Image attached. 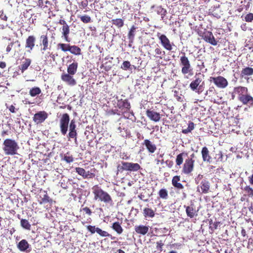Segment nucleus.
I'll return each mask as SVG.
<instances>
[{
    "label": "nucleus",
    "instance_id": "nucleus-1",
    "mask_svg": "<svg viewBox=\"0 0 253 253\" xmlns=\"http://www.w3.org/2000/svg\"><path fill=\"white\" fill-rule=\"evenodd\" d=\"M247 87L238 86L234 88V93L238 95V99L244 105L253 107V97L248 93Z\"/></svg>",
    "mask_w": 253,
    "mask_h": 253
},
{
    "label": "nucleus",
    "instance_id": "nucleus-2",
    "mask_svg": "<svg viewBox=\"0 0 253 253\" xmlns=\"http://www.w3.org/2000/svg\"><path fill=\"white\" fill-rule=\"evenodd\" d=\"M94 195V200L103 202L106 204L112 205L113 201L111 196L107 192L104 191L98 185H94L92 187Z\"/></svg>",
    "mask_w": 253,
    "mask_h": 253
},
{
    "label": "nucleus",
    "instance_id": "nucleus-3",
    "mask_svg": "<svg viewBox=\"0 0 253 253\" xmlns=\"http://www.w3.org/2000/svg\"><path fill=\"white\" fill-rule=\"evenodd\" d=\"M3 150L5 155H15L19 149L18 143L11 138L5 139L3 142Z\"/></svg>",
    "mask_w": 253,
    "mask_h": 253
},
{
    "label": "nucleus",
    "instance_id": "nucleus-4",
    "mask_svg": "<svg viewBox=\"0 0 253 253\" xmlns=\"http://www.w3.org/2000/svg\"><path fill=\"white\" fill-rule=\"evenodd\" d=\"M140 169L141 167L138 163L122 161L117 167L116 174H118L119 172L122 173L124 171H137Z\"/></svg>",
    "mask_w": 253,
    "mask_h": 253
},
{
    "label": "nucleus",
    "instance_id": "nucleus-5",
    "mask_svg": "<svg viewBox=\"0 0 253 253\" xmlns=\"http://www.w3.org/2000/svg\"><path fill=\"white\" fill-rule=\"evenodd\" d=\"M182 55L180 57V65L182 67L181 73L183 75L188 74L192 76L193 69L188 58L186 56L185 52H181Z\"/></svg>",
    "mask_w": 253,
    "mask_h": 253
},
{
    "label": "nucleus",
    "instance_id": "nucleus-6",
    "mask_svg": "<svg viewBox=\"0 0 253 253\" xmlns=\"http://www.w3.org/2000/svg\"><path fill=\"white\" fill-rule=\"evenodd\" d=\"M189 87L192 91L200 94L204 90L205 82L201 78L195 76L194 80L190 83Z\"/></svg>",
    "mask_w": 253,
    "mask_h": 253
},
{
    "label": "nucleus",
    "instance_id": "nucleus-7",
    "mask_svg": "<svg viewBox=\"0 0 253 253\" xmlns=\"http://www.w3.org/2000/svg\"><path fill=\"white\" fill-rule=\"evenodd\" d=\"M70 123L69 115L67 113L62 114L59 120V127L62 135H65L67 134Z\"/></svg>",
    "mask_w": 253,
    "mask_h": 253
},
{
    "label": "nucleus",
    "instance_id": "nucleus-8",
    "mask_svg": "<svg viewBox=\"0 0 253 253\" xmlns=\"http://www.w3.org/2000/svg\"><path fill=\"white\" fill-rule=\"evenodd\" d=\"M86 229L90 232L91 234L97 233L101 237H109L111 240H115L116 237L113 236L111 234H109L108 232L103 230L101 228L96 227L94 225H87Z\"/></svg>",
    "mask_w": 253,
    "mask_h": 253
},
{
    "label": "nucleus",
    "instance_id": "nucleus-9",
    "mask_svg": "<svg viewBox=\"0 0 253 253\" xmlns=\"http://www.w3.org/2000/svg\"><path fill=\"white\" fill-rule=\"evenodd\" d=\"M195 160L186 159L183 165L181 172L185 175L190 174L194 169Z\"/></svg>",
    "mask_w": 253,
    "mask_h": 253
},
{
    "label": "nucleus",
    "instance_id": "nucleus-10",
    "mask_svg": "<svg viewBox=\"0 0 253 253\" xmlns=\"http://www.w3.org/2000/svg\"><path fill=\"white\" fill-rule=\"evenodd\" d=\"M157 36L160 40L161 44L166 50L171 51L172 49V46L174 45V44L170 42L165 35L158 33Z\"/></svg>",
    "mask_w": 253,
    "mask_h": 253
},
{
    "label": "nucleus",
    "instance_id": "nucleus-11",
    "mask_svg": "<svg viewBox=\"0 0 253 253\" xmlns=\"http://www.w3.org/2000/svg\"><path fill=\"white\" fill-rule=\"evenodd\" d=\"M210 81L212 82L216 87L219 88H225L228 84L227 80L223 77L219 76L216 77H211Z\"/></svg>",
    "mask_w": 253,
    "mask_h": 253
},
{
    "label": "nucleus",
    "instance_id": "nucleus-12",
    "mask_svg": "<svg viewBox=\"0 0 253 253\" xmlns=\"http://www.w3.org/2000/svg\"><path fill=\"white\" fill-rule=\"evenodd\" d=\"M201 36L206 42L213 45H217V42L215 40L211 32L205 29L204 32Z\"/></svg>",
    "mask_w": 253,
    "mask_h": 253
},
{
    "label": "nucleus",
    "instance_id": "nucleus-13",
    "mask_svg": "<svg viewBox=\"0 0 253 253\" xmlns=\"http://www.w3.org/2000/svg\"><path fill=\"white\" fill-rule=\"evenodd\" d=\"M47 117V113L44 111H41L34 115L33 120L36 124H39L43 123Z\"/></svg>",
    "mask_w": 253,
    "mask_h": 253
},
{
    "label": "nucleus",
    "instance_id": "nucleus-14",
    "mask_svg": "<svg viewBox=\"0 0 253 253\" xmlns=\"http://www.w3.org/2000/svg\"><path fill=\"white\" fill-rule=\"evenodd\" d=\"M73 76L74 75H71L68 73H63L61 75V79L67 84L70 86H74L77 84V82L74 78Z\"/></svg>",
    "mask_w": 253,
    "mask_h": 253
},
{
    "label": "nucleus",
    "instance_id": "nucleus-15",
    "mask_svg": "<svg viewBox=\"0 0 253 253\" xmlns=\"http://www.w3.org/2000/svg\"><path fill=\"white\" fill-rule=\"evenodd\" d=\"M117 106L122 111V113L127 112L130 109V104L127 99H119L117 101Z\"/></svg>",
    "mask_w": 253,
    "mask_h": 253
},
{
    "label": "nucleus",
    "instance_id": "nucleus-16",
    "mask_svg": "<svg viewBox=\"0 0 253 253\" xmlns=\"http://www.w3.org/2000/svg\"><path fill=\"white\" fill-rule=\"evenodd\" d=\"M210 182L208 179H204L200 183V185L197 187V191L200 192L199 190V187H200L201 193L203 194H207L210 191Z\"/></svg>",
    "mask_w": 253,
    "mask_h": 253
},
{
    "label": "nucleus",
    "instance_id": "nucleus-17",
    "mask_svg": "<svg viewBox=\"0 0 253 253\" xmlns=\"http://www.w3.org/2000/svg\"><path fill=\"white\" fill-rule=\"evenodd\" d=\"M36 42V37L33 36H29L26 40L25 48L27 51L31 53L32 50L34 49Z\"/></svg>",
    "mask_w": 253,
    "mask_h": 253
},
{
    "label": "nucleus",
    "instance_id": "nucleus-18",
    "mask_svg": "<svg viewBox=\"0 0 253 253\" xmlns=\"http://www.w3.org/2000/svg\"><path fill=\"white\" fill-rule=\"evenodd\" d=\"M146 115L150 120L155 122L160 121L161 118V114L159 113L150 109H147L146 110Z\"/></svg>",
    "mask_w": 253,
    "mask_h": 253
},
{
    "label": "nucleus",
    "instance_id": "nucleus-19",
    "mask_svg": "<svg viewBox=\"0 0 253 253\" xmlns=\"http://www.w3.org/2000/svg\"><path fill=\"white\" fill-rule=\"evenodd\" d=\"M155 54L152 55L151 53H148V56L150 58H151L152 57L156 59H163L165 57L166 52L164 50L159 46H158L154 50Z\"/></svg>",
    "mask_w": 253,
    "mask_h": 253
},
{
    "label": "nucleus",
    "instance_id": "nucleus-20",
    "mask_svg": "<svg viewBox=\"0 0 253 253\" xmlns=\"http://www.w3.org/2000/svg\"><path fill=\"white\" fill-rule=\"evenodd\" d=\"M185 208L186 213L187 215L190 218H193L195 216L197 215L198 211L195 208V206L193 203L190 204V206H184Z\"/></svg>",
    "mask_w": 253,
    "mask_h": 253
},
{
    "label": "nucleus",
    "instance_id": "nucleus-21",
    "mask_svg": "<svg viewBox=\"0 0 253 253\" xmlns=\"http://www.w3.org/2000/svg\"><path fill=\"white\" fill-rule=\"evenodd\" d=\"M156 209L155 210L152 209L151 208L149 207H145L143 210V215L144 217L147 218H153L155 216V212Z\"/></svg>",
    "mask_w": 253,
    "mask_h": 253
},
{
    "label": "nucleus",
    "instance_id": "nucleus-22",
    "mask_svg": "<svg viewBox=\"0 0 253 253\" xmlns=\"http://www.w3.org/2000/svg\"><path fill=\"white\" fill-rule=\"evenodd\" d=\"M201 154L204 162L208 163H211V162L212 158L210 155V151L207 147L204 146L202 148Z\"/></svg>",
    "mask_w": 253,
    "mask_h": 253
},
{
    "label": "nucleus",
    "instance_id": "nucleus-23",
    "mask_svg": "<svg viewBox=\"0 0 253 253\" xmlns=\"http://www.w3.org/2000/svg\"><path fill=\"white\" fill-rule=\"evenodd\" d=\"M76 171L78 174L81 175L84 178H92L94 175L89 171H86L82 168L78 167L76 168Z\"/></svg>",
    "mask_w": 253,
    "mask_h": 253
},
{
    "label": "nucleus",
    "instance_id": "nucleus-24",
    "mask_svg": "<svg viewBox=\"0 0 253 253\" xmlns=\"http://www.w3.org/2000/svg\"><path fill=\"white\" fill-rule=\"evenodd\" d=\"M134 230L138 234L145 235L149 231V226L144 225H135Z\"/></svg>",
    "mask_w": 253,
    "mask_h": 253
},
{
    "label": "nucleus",
    "instance_id": "nucleus-25",
    "mask_svg": "<svg viewBox=\"0 0 253 253\" xmlns=\"http://www.w3.org/2000/svg\"><path fill=\"white\" fill-rule=\"evenodd\" d=\"M180 180V175L174 176L171 180V183L172 186L178 190H182L184 188V186L179 182Z\"/></svg>",
    "mask_w": 253,
    "mask_h": 253
},
{
    "label": "nucleus",
    "instance_id": "nucleus-26",
    "mask_svg": "<svg viewBox=\"0 0 253 253\" xmlns=\"http://www.w3.org/2000/svg\"><path fill=\"white\" fill-rule=\"evenodd\" d=\"M143 144L145 146L146 149L150 153H154L157 149L156 145L153 144L149 139H145Z\"/></svg>",
    "mask_w": 253,
    "mask_h": 253
},
{
    "label": "nucleus",
    "instance_id": "nucleus-27",
    "mask_svg": "<svg viewBox=\"0 0 253 253\" xmlns=\"http://www.w3.org/2000/svg\"><path fill=\"white\" fill-rule=\"evenodd\" d=\"M253 75V68L250 67H246L243 68L240 74L241 78H246V77Z\"/></svg>",
    "mask_w": 253,
    "mask_h": 253
},
{
    "label": "nucleus",
    "instance_id": "nucleus-28",
    "mask_svg": "<svg viewBox=\"0 0 253 253\" xmlns=\"http://www.w3.org/2000/svg\"><path fill=\"white\" fill-rule=\"evenodd\" d=\"M70 33V27L67 24L65 26H63L62 28V35L65 41L67 42H70V40L69 38V34Z\"/></svg>",
    "mask_w": 253,
    "mask_h": 253
},
{
    "label": "nucleus",
    "instance_id": "nucleus-29",
    "mask_svg": "<svg viewBox=\"0 0 253 253\" xmlns=\"http://www.w3.org/2000/svg\"><path fill=\"white\" fill-rule=\"evenodd\" d=\"M78 67V63L77 62L74 61L72 63L69 64L67 67V73L75 75L77 72Z\"/></svg>",
    "mask_w": 253,
    "mask_h": 253
},
{
    "label": "nucleus",
    "instance_id": "nucleus-30",
    "mask_svg": "<svg viewBox=\"0 0 253 253\" xmlns=\"http://www.w3.org/2000/svg\"><path fill=\"white\" fill-rule=\"evenodd\" d=\"M31 64V60L29 58H25L21 65L19 66V69L21 70V72L23 73L26 71Z\"/></svg>",
    "mask_w": 253,
    "mask_h": 253
},
{
    "label": "nucleus",
    "instance_id": "nucleus-31",
    "mask_svg": "<svg viewBox=\"0 0 253 253\" xmlns=\"http://www.w3.org/2000/svg\"><path fill=\"white\" fill-rule=\"evenodd\" d=\"M29 247V244L25 239H23L17 245L18 249L22 252L26 251Z\"/></svg>",
    "mask_w": 253,
    "mask_h": 253
},
{
    "label": "nucleus",
    "instance_id": "nucleus-32",
    "mask_svg": "<svg viewBox=\"0 0 253 253\" xmlns=\"http://www.w3.org/2000/svg\"><path fill=\"white\" fill-rule=\"evenodd\" d=\"M111 228L114 230L118 234H121L123 232V228L121 226V223L119 221L113 223Z\"/></svg>",
    "mask_w": 253,
    "mask_h": 253
},
{
    "label": "nucleus",
    "instance_id": "nucleus-33",
    "mask_svg": "<svg viewBox=\"0 0 253 253\" xmlns=\"http://www.w3.org/2000/svg\"><path fill=\"white\" fill-rule=\"evenodd\" d=\"M40 41L42 42V44L43 45L42 50L43 51L46 50L48 47V40L46 35H43L40 37Z\"/></svg>",
    "mask_w": 253,
    "mask_h": 253
},
{
    "label": "nucleus",
    "instance_id": "nucleus-34",
    "mask_svg": "<svg viewBox=\"0 0 253 253\" xmlns=\"http://www.w3.org/2000/svg\"><path fill=\"white\" fill-rule=\"evenodd\" d=\"M187 153L184 152L180 153V154H178L175 159V163L176 166H181L183 162V157L187 156Z\"/></svg>",
    "mask_w": 253,
    "mask_h": 253
},
{
    "label": "nucleus",
    "instance_id": "nucleus-35",
    "mask_svg": "<svg viewBox=\"0 0 253 253\" xmlns=\"http://www.w3.org/2000/svg\"><path fill=\"white\" fill-rule=\"evenodd\" d=\"M69 51L75 55H80L82 54L81 49L79 46L75 45H71Z\"/></svg>",
    "mask_w": 253,
    "mask_h": 253
},
{
    "label": "nucleus",
    "instance_id": "nucleus-36",
    "mask_svg": "<svg viewBox=\"0 0 253 253\" xmlns=\"http://www.w3.org/2000/svg\"><path fill=\"white\" fill-rule=\"evenodd\" d=\"M29 94L32 97H35L41 93L42 90L39 87L35 86L31 88L29 90Z\"/></svg>",
    "mask_w": 253,
    "mask_h": 253
},
{
    "label": "nucleus",
    "instance_id": "nucleus-37",
    "mask_svg": "<svg viewBox=\"0 0 253 253\" xmlns=\"http://www.w3.org/2000/svg\"><path fill=\"white\" fill-rule=\"evenodd\" d=\"M43 192V197L41 199V200L39 201V203L40 205H42L46 203H50L52 202V199L48 195L47 192L46 191H44Z\"/></svg>",
    "mask_w": 253,
    "mask_h": 253
},
{
    "label": "nucleus",
    "instance_id": "nucleus-38",
    "mask_svg": "<svg viewBox=\"0 0 253 253\" xmlns=\"http://www.w3.org/2000/svg\"><path fill=\"white\" fill-rule=\"evenodd\" d=\"M159 198L163 200H167L169 197L168 191L166 188H162L158 192Z\"/></svg>",
    "mask_w": 253,
    "mask_h": 253
},
{
    "label": "nucleus",
    "instance_id": "nucleus-39",
    "mask_svg": "<svg viewBox=\"0 0 253 253\" xmlns=\"http://www.w3.org/2000/svg\"><path fill=\"white\" fill-rule=\"evenodd\" d=\"M136 29V27L134 25H133L131 27L130 29L128 32V38L130 42H133Z\"/></svg>",
    "mask_w": 253,
    "mask_h": 253
},
{
    "label": "nucleus",
    "instance_id": "nucleus-40",
    "mask_svg": "<svg viewBox=\"0 0 253 253\" xmlns=\"http://www.w3.org/2000/svg\"><path fill=\"white\" fill-rule=\"evenodd\" d=\"M156 11L158 14L161 15V17L163 19L167 14V10L164 8L161 5L156 7Z\"/></svg>",
    "mask_w": 253,
    "mask_h": 253
},
{
    "label": "nucleus",
    "instance_id": "nucleus-41",
    "mask_svg": "<svg viewBox=\"0 0 253 253\" xmlns=\"http://www.w3.org/2000/svg\"><path fill=\"white\" fill-rule=\"evenodd\" d=\"M112 23L118 28H121L124 25V20L121 18L112 19Z\"/></svg>",
    "mask_w": 253,
    "mask_h": 253
},
{
    "label": "nucleus",
    "instance_id": "nucleus-42",
    "mask_svg": "<svg viewBox=\"0 0 253 253\" xmlns=\"http://www.w3.org/2000/svg\"><path fill=\"white\" fill-rule=\"evenodd\" d=\"M71 45L68 43H59L57 44L58 49H60L63 52H67L69 51V48Z\"/></svg>",
    "mask_w": 253,
    "mask_h": 253
},
{
    "label": "nucleus",
    "instance_id": "nucleus-43",
    "mask_svg": "<svg viewBox=\"0 0 253 253\" xmlns=\"http://www.w3.org/2000/svg\"><path fill=\"white\" fill-rule=\"evenodd\" d=\"M20 225L24 229L26 230L31 229V224L28 220L25 219H21L20 220Z\"/></svg>",
    "mask_w": 253,
    "mask_h": 253
},
{
    "label": "nucleus",
    "instance_id": "nucleus-44",
    "mask_svg": "<svg viewBox=\"0 0 253 253\" xmlns=\"http://www.w3.org/2000/svg\"><path fill=\"white\" fill-rule=\"evenodd\" d=\"M194 124L192 122H190L188 124V127L182 130V132L184 134H187L190 132L194 128Z\"/></svg>",
    "mask_w": 253,
    "mask_h": 253
},
{
    "label": "nucleus",
    "instance_id": "nucleus-45",
    "mask_svg": "<svg viewBox=\"0 0 253 253\" xmlns=\"http://www.w3.org/2000/svg\"><path fill=\"white\" fill-rule=\"evenodd\" d=\"M63 160L67 163H70L74 161V157L70 152L66 153L64 156Z\"/></svg>",
    "mask_w": 253,
    "mask_h": 253
},
{
    "label": "nucleus",
    "instance_id": "nucleus-46",
    "mask_svg": "<svg viewBox=\"0 0 253 253\" xmlns=\"http://www.w3.org/2000/svg\"><path fill=\"white\" fill-rule=\"evenodd\" d=\"M244 191L247 193L248 197H253V188L250 186H246L244 187Z\"/></svg>",
    "mask_w": 253,
    "mask_h": 253
},
{
    "label": "nucleus",
    "instance_id": "nucleus-47",
    "mask_svg": "<svg viewBox=\"0 0 253 253\" xmlns=\"http://www.w3.org/2000/svg\"><path fill=\"white\" fill-rule=\"evenodd\" d=\"M80 20L84 23H88L91 22V18L89 16L84 15L79 17Z\"/></svg>",
    "mask_w": 253,
    "mask_h": 253
},
{
    "label": "nucleus",
    "instance_id": "nucleus-48",
    "mask_svg": "<svg viewBox=\"0 0 253 253\" xmlns=\"http://www.w3.org/2000/svg\"><path fill=\"white\" fill-rule=\"evenodd\" d=\"M68 138L74 139L75 141H77V130H69L68 135Z\"/></svg>",
    "mask_w": 253,
    "mask_h": 253
},
{
    "label": "nucleus",
    "instance_id": "nucleus-49",
    "mask_svg": "<svg viewBox=\"0 0 253 253\" xmlns=\"http://www.w3.org/2000/svg\"><path fill=\"white\" fill-rule=\"evenodd\" d=\"M69 130H77L76 129V125L75 120L73 119L70 121V123L69 125Z\"/></svg>",
    "mask_w": 253,
    "mask_h": 253
},
{
    "label": "nucleus",
    "instance_id": "nucleus-50",
    "mask_svg": "<svg viewBox=\"0 0 253 253\" xmlns=\"http://www.w3.org/2000/svg\"><path fill=\"white\" fill-rule=\"evenodd\" d=\"M130 63L128 61H125L123 63L121 68L124 70H128L130 66Z\"/></svg>",
    "mask_w": 253,
    "mask_h": 253
},
{
    "label": "nucleus",
    "instance_id": "nucleus-51",
    "mask_svg": "<svg viewBox=\"0 0 253 253\" xmlns=\"http://www.w3.org/2000/svg\"><path fill=\"white\" fill-rule=\"evenodd\" d=\"M245 20L247 22H252L253 21V13L247 14L245 17Z\"/></svg>",
    "mask_w": 253,
    "mask_h": 253
},
{
    "label": "nucleus",
    "instance_id": "nucleus-52",
    "mask_svg": "<svg viewBox=\"0 0 253 253\" xmlns=\"http://www.w3.org/2000/svg\"><path fill=\"white\" fill-rule=\"evenodd\" d=\"M156 248L160 251V252H162L163 250V247L164 245V243H163L162 240H160L156 243Z\"/></svg>",
    "mask_w": 253,
    "mask_h": 253
},
{
    "label": "nucleus",
    "instance_id": "nucleus-53",
    "mask_svg": "<svg viewBox=\"0 0 253 253\" xmlns=\"http://www.w3.org/2000/svg\"><path fill=\"white\" fill-rule=\"evenodd\" d=\"M204 175L199 174L195 178V181L196 184H199L201 181L203 180Z\"/></svg>",
    "mask_w": 253,
    "mask_h": 253
},
{
    "label": "nucleus",
    "instance_id": "nucleus-54",
    "mask_svg": "<svg viewBox=\"0 0 253 253\" xmlns=\"http://www.w3.org/2000/svg\"><path fill=\"white\" fill-rule=\"evenodd\" d=\"M215 91V89L213 86H211L209 87V89L206 91L205 94H212L213 92Z\"/></svg>",
    "mask_w": 253,
    "mask_h": 253
},
{
    "label": "nucleus",
    "instance_id": "nucleus-55",
    "mask_svg": "<svg viewBox=\"0 0 253 253\" xmlns=\"http://www.w3.org/2000/svg\"><path fill=\"white\" fill-rule=\"evenodd\" d=\"M80 5L84 8H85L88 5L87 0H81Z\"/></svg>",
    "mask_w": 253,
    "mask_h": 253
},
{
    "label": "nucleus",
    "instance_id": "nucleus-56",
    "mask_svg": "<svg viewBox=\"0 0 253 253\" xmlns=\"http://www.w3.org/2000/svg\"><path fill=\"white\" fill-rule=\"evenodd\" d=\"M83 211H84L86 214L89 215H90L92 214V212L90 209L87 207L83 208Z\"/></svg>",
    "mask_w": 253,
    "mask_h": 253
},
{
    "label": "nucleus",
    "instance_id": "nucleus-57",
    "mask_svg": "<svg viewBox=\"0 0 253 253\" xmlns=\"http://www.w3.org/2000/svg\"><path fill=\"white\" fill-rule=\"evenodd\" d=\"M0 17L2 20L4 21H6L7 20V17L6 16L5 14H3V12L2 10H0Z\"/></svg>",
    "mask_w": 253,
    "mask_h": 253
},
{
    "label": "nucleus",
    "instance_id": "nucleus-58",
    "mask_svg": "<svg viewBox=\"0 0 253 253\" xmlns=\"http://www.w3.org/2000/svg\"><path fill=\"white\" fill-rule=\"evenodd\" d=\"M14 44L13 42H10L6 47V51L9 52L11 51V48Z\"/></svg>",
    "mask_w": 253,
    "mask_h": 253
},
{
    "label": "nucleus",
    "instance_id": "nucleus-59",
    "mask_svg": "<svg viewBox=\"0 0 253 253\" xmlns=\"http://www.w3.org/2000/svg\"><path fill=\"white\" fill-rule=\"evenodd\" d=\"M166 163L167 166L169 168H172L173 165V161H172L171 160H167V161H166Z\"/></svg>",
    "mask_w": 253,
    "mask_h": 253
},
{
    "label": "nucleus",
    "instance_id": "nucleus-60",
    "mask_svg": "<svg viewBox=\"0 0 253 253\" xmlns=\"http://www.w3.org/2000/svg\"><path fill=\"white\" fill-rule=\"evenodd\" d=\"M7 108H8L9 111L11 113H15V107L13 105H10L9 107H7Z\"/></svg>",
    "mask_w": 253,
    "mask_h": 253
},
{
    "label": "nucleus",
    "instance_id": "nucleus-61",
    "mask_svg": "<svg viewBox=\"0 0 253 253\" xmlns=\"http://www.w3.org/2000/svg\"><path fill=\"white\" fill-rule=\"evenodd\" d=\"M58 23L60 25H62L63 26H65V25H67V23L65 21V20L63 19H60L59 21L58 22Z\"/></svg>",
    "mask_w": 253,
    "mask_h": 253
},
{
    "label": "nucleus",
    "instance_id": "nucleus-62",
    "mask_svg": "<svg viewBox=\"0 0 253 253\" xmlns=\"http://www.w3.org/2000/svg\"><path fill=\"white\" fill-rule=\"evenodd\" d=\"M6 64L5 62L0 61V68L1 69H4L6 67Z\"/></svg>",
    "mask_w": 253,
    "mask_h": 253
},
{
    "label": "nucleus",
    "instance_id": "nucleus-63",
    "mask_svg": "<svg viewBox=\"0 0 253 253\" xmlns=\"http://www.w3.org/2000/svg\"><path fill=\"white\" fill-rule=\"evenodd\" d=\"M9 130H3L2 132H1V136L2 137L4 136L5 135H8L9 134Z\"/></svg>",
    "mask_w": 253,
    "mask_h": 253
},
{
    "label": "nucleus",
    "instance_id": "nucleus-64",
    "mask_svg": "<svg viewBox=\"0 0 253 253\" xmlns=\"http://www.w3.org/2000/svg\"><path fill=\"white\" fill-rule=\"evenodd\" d=\"M241 234L243 236L245 237L246 236V231L245 229H242L241 230Z\"/></svg>",
    "mask_w": 253,
    "mask_h": 253
}]
</instances>
